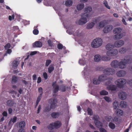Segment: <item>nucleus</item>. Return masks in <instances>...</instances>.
Segmentation results:
<instances>
[{
	"label": "nucleus",
	"mask_w": 132,
	"mask_h": 132,
	"mask_svg": "<svg viewBox=\"0 0 132 132\" xmlns=\"http://www.w3.org/2000/svg\"><path fill=\"white\" fill-rule=\"evenodd\" d=\"M118 53V51L117 50H110L107 51L106 54L108 56H112L116 55Z\"/></svg>",
	"instance_id": "8"
},
{
	"label": "nucleus",
	"mask_w": 132,
	"mask_h": 132,
	"mask_svg": "<svg viewBox=\"0 0 132 132\" xmlns=\"http://www.w3.org/2000/svg\"><path fill=\"white\" fill-rule=\"evenodd\" d=\"M63 47V45L60 43L59 44L57 45V47L59 49L61 50L62 49Z\"/></svg>",
	"instance_id": "56"
},
{
	"label": "nucleus",
	"mask_w": 132,
	"mask_h": 132,
	"mask_svg": "<svg viewBox=\"0 0 132 132\" xmlns=\"http://www.w3.org/2000/svg\"><path fill=\"white\" fill-rule=\"evenodd\" d=\"M26 125L25 122L23 121H20L19 124V127L20 128H24Z\"/></svg>",
	"instance_id": "24"
},
{
	"label": "nucleus",
	"mask_w": 132,
	"mask_h": 132,
	"mask_svg": "<svg viewBox=\"0 0 132 132\" xmlns=\"http://www.w3.org/2000/svg\"><path fill=\"white\" fill-rule=\"evenodd\" d=\"M109 126L110 128L111 129H114L115 128V124L112 122H110L109 124Z\"/></svg>",
	"instance_id": "39"
},
{
	"label": "nucleus",
	"mask_w": 132,
	"mask_h": 132,
	"mask_svg": "<svg viewBox=\"0 0 132 132\" xmlns=\"http://www.w3.org/2000/svg\"><path fill=\"white\" fill-rule=\"evenodd\" d=\"M126 103L125 101H121L120 104V106L122 107H126Z\"/></svg>",
	"instance_id": "41"
},
{
	"label": "nucleus",
	"mask_w": 132,
	"mask_h": 132,
	"mask_svg": "<svg viewBox=\"0 0 132 132\" xmlns=\"http://www.w3.org/2000/svg\"><path fill=\"white\" fill-rule=\"evenodd\" d=\"M56 81H55L53 82L52 84V86L53 87V92L54 93H56L59 90V86L58 84H56Z\"/></svg>",
	"instance_id": "9"
},
{
	"label": "nucleus",
	"mask_w": 132,
	"mask_h": 132,
	"mask_svg": "<svg viewBox=\"0 0 132 132\" xmlns=\"http://www.w3.org/2000/svg\"><path fill=\"white\" fill-rule=\"evenodd\" d=\"M127 94L123 92H122L118 94L119 98L122 100H125L127 98Z\"/></svg>",
	"instance_id": "12"
},
{
	"label": "nucleus",
	"mask_w": 132,
	"mask_h": 132,
	"mask_svg": "<svg viewBox=\"0 0 132 132\" xmlns=\"http://www.w3.org/2000/svg\"><path fill=\"white\" fill-rule=\"evenodd\" d=\"M116 112L117 115L119 116H122L123 113V111L120 109L117 110Z\"/></svg>",
	"instance_id": "33"
},
{
	"label": "nucleus",
	"mask_w": 132,
	"mask_h": 132,
	"mask_svg": "<svg viewBox=\"0 0 132 132\" xmlns=\"http://www.w3.org/2000/svg\"><path fill=\"white\" fill-rule=\"evenodd\" d=\"M11 44L9 43H7L5 46L4 48L5 50H7L8 49H9L11 47Z\"/></svg>",
	"instance_id": "47"
},
{
	"label": "nucleus",
	"mask_w": 132,
	"mask_h": 132,
	"mask_svg": "<svg viewBox=\"0 0 132 132\" xmlns=\"http://www.w3.org/2000/svg\"><path fill=\"white\" fill-rule=\"evenodd\" d=\"M113 36V39L115 40L121 39L123 37V35L122 33L116 34Z\"/></svg>",
	"instance_id": "16"
},
{
	"label": "nucleus",
	"mask_w": 132,
	"mask_h": 132,
	"mask_svg": "<svg viewBox=\"0 0 132 132\" xmlns=\"http://www.w3.org/2000/svg\"><path fill=\"white\" fill-rule=\"evenodd\" d=\"M43 89L42 87H40L38 89V92L40 93L39 95H42L43 94Z\"/></svg>",
	"instance_id": "52"
},
{
	"label": "nucleus",
	"mask_w": 132,
	"mask_h": 132,
	"mask_svg": "<svg viewBox=\"0 0 132 132\" xmlns=\"http://www.w3.org/2000/svg\"><path fill=\"white\" fill-rule=\"evenodd\" d=\"M126 74L125 72L123 70L119 71L117 72L116 73L117 76L119 77L124 76Z\"/></svg>",
	"instance_id": "20"
},
{
	"label": "nucleus",
	"mask_w": 132,
	"mask_h": 132,
	"mask_svg": "<svg viewBox=\"0 0 132 132\" xmlns=\"http://www.w3.org/2000/svg\"><path fill=\"white\" fill-rule=\"evenodd\" d=\"M111 58L110 57H107L105 56H103L101 58L102 60L104 61H107L110 60Z\"/></svg>",
	"instance_id": "35"
},
{
	"label": "nucleus",
	"mask_w": 132,
	"mask_h": 132,
	"mask_svg": "<svg viewBox=\"0 0 132 132\" xmlns=\"http://www.w3.org/2000/svg\"><path fill=\"white\" fill-rule=\"evenodd\" d=\"M114 47L113 45H111L110 44H107L106 46V48L107 50H111V49Z\"/></svg>",
	"instance_id": "31"
},
{
	"label": "nucleus",
	"mask_w": 132,
	"mask_h": 132,
	"mask_svg": "<svg viewBox=\"0 0 132 132\" xmlns=\"http://www.w3.org/2000/svg\"><path fill=\"white\" fill-rule=\"evenodd\" d=\"M48 101L50 104V108L52 109H54L59 106L57 104L58 100L56 98L53 97L50 98Z\"/></svg>",
	"instance_id": "1"
},
{
	"label": "nucleus",
	"mask_w": 132,
	"mask_h": 132,
	"mask_svg": "<svg viewBox=\"0 0 132 132\" xmlns=\"http://www.w3.org/2000/svg\"><path fill=\"white\" fill-rule=\"evenodd\" d=\"M105 24L103 21H101L99 23V26L100 28H103Z\"/></svg>",
	"instance_id": "49"
},
{
	"label": "nucleus",
	"mask_w": 132,
	"mask_h": 132,
	"mask_svg": "<svg viewBox=\"0 0 132 132\" xmlns=\"http://www.w3.org/2000/svg\"><path fill=\"white\" fill-rule=\"evenodd\" d=\"M24 128H20L19 129L18 131V132H24Z\"/></svg>",
	"instance_id": "64"
},
{
	"label": "nucleus",
	"mask_w": 132,
	"mask_h": 132,
	"mask_svg": "<svg viewBox=\"0 0 132 132\" xmlns=\"http://www.w3.org/2000/svg\"><path fill=\"white\" fill-rule=\"evenodd\" d=\"M113 121L116 122H118V117H115L114 119H113Z\"/></svg>",
	"instance_id": "62"
},
{
	"label": "nucleus",
	"mask_w": 132,
	"mask_h": 132,
	"mask_svg": "<svg viewBox=\"0 0 132 132\" xmlns=\"http://www.w3.org/2000/svg\"><path fill=\"white\" fill-rule=\"evenodd\" d=\"M131 50L130 47H127V48L125 47H122L119 49V52L121 54L124 53L128 51Z\"/></svg>",
	"instance_id": "15"
},
{
	"label": "nucleus",
	"mask_w": 132,
	"mask_h": 132,
	"mask_svg": "<svg viewBox=\"0 0 132 132\" xmlns=\"http://www.w3.org/2000/svg\"><path fill=\"white\" fill-rule=\"evenodd\" d=\"M100 132H107L106 130L104 128H101L99 129Z\"/></svg>",
	"instance_id": "60"
},
{
	"label": "nucleus",
	"mask_w": 132,
	"mask_h": 132,
	"mask_svg": "<svg viewBox=\"0 0 132 132\" xmlns=\"http://www.w3.org/2000/svg\"><path fill=\"white\" fill-rule=\"evenodd\" d=\"M118 106V102L117 101H115L113 102V107L114 109H116Z\"/></svg>",
	"instance_id": "40"
},
{
	"label": "nucleus",
	"mask_w": 132,
	"mask_h": 132,
	"mask_svg": "<svg viewBox=\"0 0 132 132\" xmlns=\"http://www.w3.org/2000/svg\"><path fill=\"white\" fill-rule=\"evenodd\" d=\"M106 79V77L103 75H101L98 78V79L100 80V82Z\"/></svg>",
	"instance_id": "30"
},
{
	"label": "nucleus",
	"mask_w": 132,
	"mask_h": 132,
	"mask_svg": "<svg viewBox=\"0 0 132 132\" xmlns=\"http://www.w3.org/2000/svg\"><path fill=\"white\" fill-rule=\"evenodd\" d=\"M33 33L35 35H37L39 33V31L37 29H35L33 30Z\"/></svg>",
	"instance_id": "55"
},
{
	"label": "nucleus",
	"mask_w": 132,
	"mask_h": 132,
	"mask_svg": "<svg viewBox=\"0 0 132 132\" xmlns=\"http://www.w3.org/2000/svg\"><path fill=\"white\" fill-rule=\"evenodd\" d=\"M51 109H51L50 107H49V106H47L45 108L44 111L45 112H49L51 111Z\"/></svg>",
	"instance_id": "50"
},
{
	"label": "nucleus",
	"mask_w": 132,
	"mask_h": 132,
	"mask_svg": "<svg viewBox=\"0 0 132 132\" xmlns=\"http://www.w3.org/2000/svg\"><path fill=\"white\" fill-rule=\"evenodd\" d=\"M73 4V2L71 0H68L65 2V4L66 6H70L72 5Z\"/></svg>",
	"instance_id": "26"
},
{
	"label": "nucleus",
	"mask_w": 132,
	"mask_h": 132,
	"mask_svg": "<svg viewBox=\"0 0 132 132\" xmlns=\"http://www.w3.org/2000/svg\"><path fill=\"white\" fill-rule=\"evenodd\" d=\"M122 63L123 65V67L124 68L126 64L131 63H132V57L129 55L126 56L125 57V58L123 60V61H122Z\"/></svg>",
	"instance_id": "5"
},
{
	"label": "nucleus",
	"mask_w": 132,
	"mask_h": 132,
	"mask_svg": "<svg viewBox=\"0 0 132 132\" xmlns=\"http://www.w3.org/2000/svg\"><path fill=\"white\" fill-rule=\"evenodd\" d=\"M18 81L17 77L15 76H13L12 78L11 83L12 84L16 83Z\"/></svg>",
	"instance_id": "28"
},
{
	"label": "nucleus",
	"mask_w": 132,
	"mask_h": 132,
	"mask_svg": "<svg viewBox=\"0 0 132 132\" xmlns=\"http://www.w3.org/2000/svg\"><path fill=\"white\" fill-rule=\"evenodd\" d=\"M92 10V8L91 6H88L86 7L84 9V12L85 13H86V14H89L91 15V14L90 13H87L90 12Z\"/></svg>",
	"instance_id": "19"
},
{
	"label": "nucleus",
	"mask_w": 132,
	"mask_h": 132,
	"mask_svg": "<svg viewBox=\"0 0 132 132\" xmlns=\"http://www.w3.org/2000/svg\"><path fill=\"white\" fill-rule=\"evenodd\" d=\"M104 118L106 121H111L112 119V117L110 116H105L104 117Z\"/></svg>",
	"instance_id": "44"
},
{
	"label": "nucleus",
	"mask_w": 132,
	"mask_h": 132,
	"mask_svg": "<svg viewBox=\"0 0 132 132\" xmlns=\"http://www.w3.org/2000/svg\"><path fill=\"white\" fill-rule=\"evenodd\" d=\"M94 123L96 126L98 128L100 127H102L103 126L102 123L99 120L94 122Z\"/></svg>",
	"instance_id": "29"
},
{
	"label": "nucleus",
	"mask_w": 132,
	"mask_h": 132,
	"mask_svg": "<svg viewBox=\"0 0 132 132\" xmlns=\"http://www.w3.org/2000/svg\"><path fill=\"white\" fill-rule=\"evenodd\" d=\"M48 129L50 130H52L55 129V126L53 123H51L49 124L47 126Z\"/></svg>",
	"instance_id": "23"
},
{
	"label": "nucleus",
	"mask_w": 132,
	"mask_h": 132,
	"mask_svg": "<svg viewBox=\"0 0 132 132\" xmlns=\"http://www.w3.org/2000/svg\"><path fill=\"white\" fill-rule=\"evenodd\" d=\"M47 43L49 46L52 47L53 46L52 43L50 40H49L47 41Z\"/></svg>",
	"instance_id": "57"
},
{
	"label": "nucleus",
	"mask_w": 132,
	"mask_h": 132,
	"mask_svg": "<svg viewBox=\"0 0 132 132\" xmlns=\"http://www.w3.org/2000/svg\"><path fill=\"white\" fill-rule=\"evenodd\" d=\"M93 82L94 84L95 85L98 84L100 82V80L98 79H97L96 78H95L93 79Z\"/></svg>",
	"instance_id": "34"
},
{
	"label": "nucleus",
	"mask_w": 132,
	"mask_h": 132,
	"mask_svg": "<svg viewBox=\"0 0 132 132\" xmlns=\"http://www.w3.org/2000/svg\"><path fill=\"white\" fill-rule=\"evenodd\" d=\"M54 69V68L53 65L51 66L48 68V71L49 73H51Z\"/></svg>",
	"instance_id": "37"
},
{
	"label": "nucleus",
	"mask_w": 132,
	"mask_h": 132,
	"mask_svg": "<svg viewBox=\"0 0 132 132\" xmlns=\"http://www.w3.org/2000/svg\"><path fill=\"white\" fill-rule=\"evenodd\" d=\"M94 23L93 22H91L88 24L86 26V28L87 29H91L94 27Z\"/></svg>",
	"instance_id": "27"
},
{
	"label": "nucleus",
	"mask_w": 132,
	"mask_h": 132,
	"mask_svg": "<svg viewBox=\"0 0 132 132\" xmlns=\"http://www.w3.org/2000/svg\"><path fill=\"white\" fill-rule=\"evenodd\" d=\"M60 89L62 92H65L66 90V86L64 85H62L60 87Z\"/></svg>",
	"instance_id": "38"
},
{
	"label": "nucleus",
	"mask_w": 132,
	"mask_h": 132,
	"mask_svg": "<svg viewBox=\"0 0 132 132\" xmlns=\"http://www.w3.org/2000/svg\"><path fill=\"white\" fill-rule=\"evenodd\" d=\"M7 105L9 106H12L14 104V102L11 100H8L6 102Z\"/></svg>",
	"instance_id": "32"
},
{
	"label": "nucleus",
	"mask_w": 132,
	"mask_h": 132,
	"mask_svg": "<svg viewBox=\"0 0 132 132\" xmlns=\"http://www.w3.org/2000/svg\"><path fill=\"white\" fill-rule=\"evenodd\" d=\"M105 100L108 102H109L111 101V99L109 97L107 96H105L104 97Z\"/></svg>",
	"instance_id": "53"
},
{
	"label": "nucleus",
	"mask_w": 132,
	"mask_h": 132,
	"mask_svg": "<svg viewBox=\"0 0 132 132\" xmlns=\"http://www.w3.org/2000/svg\"><path fill=\"white\" fill-rule=\"evenodd\" d=\"M42 43L40 42L36 41L33 44V47H42Z\"/></svg>",
	"instance_id": "14"
},
{
	"label": "nucleus",
	"mask_w": 132,
	"mask_h": 132,
	"mask_svg": "<svg viewBox=\"0 0 132 132\" xmlns=\"http://www.w3.org/2000/svg\"><path fill=\"white\" fill-rule=\"evenodd\" d=\"M52 61L50 60H46L45 66L46 67H48L50 64L51 63Z\"/></svg>",
	"instance_id": "45"
},
{
	"label": "nucleus",
	"mask_w": 132,
	"mask_h": 132,
	"mask_svg": "<svg viewBox=\"0 0 132 132\" xmlns=\"http://www.w3.org/2000/svg\"><path fill=\"white\" fill-rule=\"evenodd\" d=\"M122 61L119 62L117 60H114L112 61L111 64V66L114 68H119L120 69H124L123 65L122 64Z\"/></svg>",
	"instance_id": "3"
},
{
	"label": "nucleus",
	"mask_w": 132,
	"mask_h": 132,
	"mask_svg": "<svg viewBox=\"0 0 132 132\" xmlns=\"http://www.w3.org/2000/svg\"><path fill=\"white\" fill-rule=\"evenodd\" d=\"M37 53V52L36 51H34L31 52L30 54V55L31 56Z\"/></svg>",
	"instance_id": "63"
},
{
	"label": "nucleus",
	"mask_w": 132,
	"mask_h": 132,
	"mask_svg": "<svg viewBox=\"0 0 132 132\" xmlns=\"http://www.w3.org/2000/svg\"><path fill=\"white\" fill-rule=\"evenodd\" d=\"M103 4L108 9H110V7L108 5V3L106 1H103Z\"/></svg>",
	"instance_id": "51"
},
{
	"label": "nucleus",
	"mask_w": 132,
	"mask_h": 132,
	"mask_svg": "<svg viewBox=\"0 0 132 132\" xmlns=\"http://www.w3.org/2000/svg\"><path fill=\"white\" fill-rule=\"evenodd\" d=\"M43 76L44 77L45 79H47L48 78L47 74L46 72H44L43 73Z\"/></svg>",
	"instance_id": "58"
},
{
	"label": "nucleus",
	"mask_w": 132,
	"mask_h": 132,
	"mask_svg": "<svg viewBox=\"0 0 132 132\" xmlns=\"http://www.w3.org/2000/svg\"><path fill=\"white\" fill-rule=\"evenodd\" d=\"M103 73L105 75L109 76L113 75L114 73V70L111 68H108L103 70Z\"/></svg>",
	"instance_id": "7"
},
{
	"label": "nucleus",
	"mask_w": 132,
	"mask_h": 132,
	"mask_svg": "<svg viewBox=\"0 0 132 132\" xmlns=\"http://www.w3.org/2000/svg\"><path fill=\"white\" fill-rule=\"evenodd\" d=\"M19 64L18 62L17 61H13L12 65L13 67H17Z\"/></svg>",
	"instance_id": "43"
},
{
	"label": "nucleus",
	"mask_w": 132,
	"mask_h": 132,
	"mask_svg": "<svg viewBox=\"0 0 132 132\" xmlns=\"http://www.w3.org/2000/svg\"><path fill=\"white\" fill-rule=\"evenodd\" d=\"M55 126V129H58L60 128L62 126V123L59 120L53 122Z\"/></svg>",
	"instance_id": "13"
},
{
	"label": "nucleus",
	"mask_w": 132,
	"mask_h": 132,
	"mask_svg": "<svg viewBox=\"0 0 132 132\" xmlns=\"http://www.w3.org/2000/svg\"><path fill=\"white\" fill-rule=\"evenodd\" d=\"M101 59V57L99 55H95L94 56V60L96 62H99Z\"/></svg>",
	"instance_id": "22"
},
{
	"label": "nucleus",
	"mask_w": 132,
	"mask_h": 132,
	"mask_svg": "<svg viewBox=\"0 0 132 132\" xmlns=\"http://www.w3.org/2000/svg\"><path fill=\"white\" fill-rule=\"evenodd\" d=\"M113 26L112 25H108L105 27L103 29V31L104 33H107L111 31L112 29Z\"/></svg>",
	"instance_id": "10"
},
{
	"label": "nucleus",
	"mask_w": 132,
	"mask_h": 132,
	"mask_svg": "<svg viewBox=\"0 0 132 132\" xmlns=\"http://www.w3.org/2000/svg\"><path fill=\"white\" fill-rule=\"evenodd\" d=\"M42 97V95H39L36 101L39 102L41 100Z\"/></svg>",
	"instance_id": "59"
},
{
	"label": "nucleus",
	"mask_w": 132,
	"mask_h": 132,
	"mask_svg": "<svg viewBox=\"0 0 132 132\" xmlns=\"http://www.w3.org/2000/svg\"><path fill=\"white\" fill-rule=\"evenodd\" d=\"M108 94V92L105 90H103L100 92V94L101 95H107Z\"/></svg>",
	"instance_id": "42"
},
{
	"label": "nucleus",
	"mask_w": 132,
	"mask_h": 132,
	"mask_svg": "<svg viewBox=\"0 0 132 132\" xmlns=\"http://www.w3.org/2000/svg\"><path fill=\"white\" fill-rule=\"evenodd\" d=\"M126 80L124 79H118L116 81L117 86L119 88H122L123 85L126 83Z\"/></svg>",
	"instance_id": "6"
},
{
	"label": "nucleus",
	"mask_w": 132,
	"mask_h": 132,
	"mask_svg": "<svg viewBox=\"0 0 132 132\" xmlns=\"http://www.w3.org/2000/svg\"><path fill=\"white\" fill-rule=\"evenodd\" d=\"M81 18L78 22V24L80 25L85 24L87 22V19H89L90 17V14L83 13L81 15Z\"/></svg>",
	"instance_id": "2"
},
{
	"label": "nucleus",
	"mask_w": 132,
	"mask_h": 132,
	"mask_svg": "<svg viewBox=\"0 0 132 132\" xmlns=\"http://www.w3.org/2000/svg\"><path fill=\"white\" fill-rule=\"evenodd\" d=\"M122 29L120 27L115 28L113 30V32L114 34L121 33Z\"/></svg>",
	"instance_id": "21"
},
{
	"label": "nucleus",
	"mask_w": 132,
	"mask_h": 132,
	"mask_svg": "<svg viewBox=\"0 0 132 132\" xmlns=\"http://www.w3.org/2000/svg\"><path fill=\"white\" fill-rule=\"evenodd\" d=\"M116 86L114 85H110L107 87V88L109 90L111 91H115L117 89Z\"/></svg>",
	"instance_id": "17"
},
{
	"label": "nucleus",
	"mask_w": 132,
	"mask_h": 132,
	"mask_svg": "<svg viewBox=\"0 0 132 132\" xmlns=\"http://www.w3.org/2000/svg\"><path fill=\"white\" fill-rule=\"evenodd\" d=\"M16 119L17 117H14L13 118L11 119L9 122V124H10L11 122H12L13 123H14L16 122Z\"/></svg>",
	"instance_id": "36"
},
{
	"label": "nucleus",
	"mask_w": 132,
	"mask_h": 132,
	"mask_svg": "<svg viewBox=\"0 0 132 132\" xmlns=\"http://www.w3.org/2000/svg\"><path fill=\"white\" fill-rule=\"evenodd\" d=\"M87 111L88 112V115L90 116L92 114L93 112L92 110L91 109L89 108H87Z\"/></svg>",
	"instance_id": "48"
},
{
	"label": "nucleus",
	"mask_w": 132,
	"mask_h": 132,
	"mask_svg": "<svg viewBox=\"0 0 132 132\" xmlns=\"http://www.w3.org/2000/svg\"><path fill=\"white\" fill-rule=\"evenodd\" d=\"M51 117L53 119L58 118L60 115V113L58 112H53L51 114Z\"/></svg>",
	"instance_id": "18"
},
{
	"label": "nucleus",
	"mask_w": 132,
	"mask_h": 132,
	"mask_svg": "<svg viewBox=\"0 0 132 132\" xmlns=\"http://www.w3.org/2000/svg\"><path fill=\"white\" fill-rule=\"evenodd\" d=\"M84 7V3H81L78 5L77 6V9L78 10H81Z\"/></svg>",
	"instance_id": "25"
},
{
	"label": "nucleus",
	"mask_w": 132,
	"mask_h": 132,
	"mask_svg": "<svg viewBox=\"0 0 132 132\" xmlns=\"http://www.w3.org/2000/svg\"><path fill=\"white\" fill-rule=\"evenodd\" d=\"M93 119L94 120V122H95L98 120L99 117V116L97 115H95L93 117Z\"/></svg>",
	"instance_id": "46"
},
{
	"label": "nucleus",
	"mask_w": 132,
	"mask_h": 132,
	"mask_svg": "<svg viewBox=\"0 0 132 132\" xmlns=\"http://www.w3.org/2000/svg\"><path fill=\"white\" fill-rule=\"evenodd\" d=\"M102 42V40L101 38H96L92 42L91 45L93 48H98L101 45Z\"/></svg>",
	"instance_id": "4"
},
{
	"label": "nucleus",
	"mask_w": 132,
	"mask_h": 132,
	"mask_svg": "<svg viewBox=\"0 0 132 132\" xmlns=\"http://www.w3.org/2000/svg\"><path fill=\"white\" fill-rule=\"evenodd\" d=\"M112 79H110L109 80H108L105 83V85L106 86H108V85H109L111 83V82Z\"/></svg>",
	"instance_id": "54"
},
{
	"label": "nucleus",
	"mask_w": 132,
	"mask_h": 132,
	"mask_svg": "<svg viewBox=\"0 0 132 132\" xmlns=\"http://www.w3.org/2000/svg\"><path fill=\"white\" fill-rule=\"evenodd\" d=\"M124 44L123 41L120 40L114 43V45L116 47H119L123 46Z\"/></svg>",
	"instance_id": "11"
},
{
	"label": "nucleus",
	"mask_w": 132,
	"mask_h": 132,
	"mask_svg": "<svg viewBox=\"0 0 132 132\" xmlns=\"http://www.w3.org/2000/svg\"><path fill=\"white\" fill-rule=\"evenodd\" d=\"M127 84L130 86H132V79H130L127 81Z\"/></svg>",
	"instance_id": "61"
}]
</instances>
